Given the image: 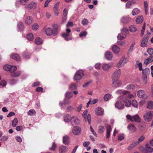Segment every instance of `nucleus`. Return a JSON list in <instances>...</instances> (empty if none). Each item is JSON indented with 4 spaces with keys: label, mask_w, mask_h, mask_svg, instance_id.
<instances>
[{
    "label": "nucleus",
    "mask_w": 153,
    "mask_h": 153,
    "mask_svg": "<svg viewBox=\"0 0 153 153\" xmlns=\"http://www.w3.org/2000/svg\"><path fill=\"white\" fill-rule=\"evenodd\" d=\"M53 29L50 27L46 28L44 27L43 29V31L48 36H50L51 35H56L58 33V25L57 24H54L53 25Z\"/></svg>",
    "instance_id": "obj_1"
},
{
    "label": "nucleus",
    "mask_w": 153,
    "mask_h": 153,
    "mask_svg": "<svg viewBox=\"0 0 153 153\" xmlns=\"http://www.w3.org/2000/svg\"><path fill=\"white\" fill-rule=\"evenodd\" d=\"M127 96L125 97L124 96H121L118 97V99L123 101L125 103V105L126 107H130L131 105V101L127 99Z\"/></svg>",
    "instance_id": "obj_2"
},
{
    "label": "nucleus",
    "mask_w": 153,
    "mask_h": 153,
    "mask_svg": "<svg viewBox=\"0 0 153 153\" xmlns=\"http://www.w3.org/2000/svg\"><path fill=\"white\" fill-rule=\"evenodd\" d=\"M116 93L117 94H122L123 95L122 96L125 95V97L127 96V97L128 98H131L134 97L133 95L130 94L128 91L126 90L123 91L121 89L118 90L116 91Z\"/></svg>",
    "instance_id": "obj_3"
},
{
    "label": "nucleus",
    "mask_w": 153,
    "mask_h": 153,
    "mask_svg": "<svg viewBox=\"0 0 153 153\" xmlns=\"http://www.w3.org/2000/svg\"><path fill=\"white\" fill-rule=\"evenodd\" d=\"M143 140V136H142L137 141L133 142L130 144V146L128 148V150H130L136 146L138 145L140 142Z\"/></svg>",
    "instance_id": "obj_4"
},
{
    "label": "nucleus",
    "mask_w": 153,
    "mask_h": 153,
    "mask_svg": "<svg viewBox=\"0 0 153 153\" xmlns=\"http://www.w3.org/2000/svg\"><path fill=\"white\" fill-rule=\"evenodd\" d=\"M84 75L83 71L79 70L77 71L75 74L74 79L75 80H79L81 79Z\"/></svg>",
    "instance_id": "obj_5"
},
{
    "label": "nucleus",
    "mask_w": 153,
    "mask_h": 153,
    "mask_svg": "<svg viewBox=\"0 0 153 153\" xmlns=\"http://www.w3.org/2000/svg\"><path fill=\"white\" fill-rule=\"evenodd\" d=\"M81 131V129L80 127L77 126H74L72 129V133L75 135L80 134Z\"/></svg>",
    "instance_id": "obj_6"
},
{
    "label": "nucleus",
    "mask_w": 153,
    "mask_h": 153,
    "mask_svg": "<svg viewBox=\"0 0 153 153\" xmlns=\"http://www.w3.org/2000/svg\"><path fill=\"white\" fill-rule=\"evenodd\" d=\"M121 73V71L120 69L114 72L112 75V80L117 79L120 77Z\"/></svg>",
    "instance_id": "obj_7"
},
{
    "label": "nucleus",
    "mask_w": 153,
    "mask_h": 153,
    "mask_svg": "<svg viewBox=\"0 0 153 153\" xmlns=\"http://www.w3.org/2000/svg\"><path fill=\"white\" fill-rule=\"evenodd\" d=\"M153 115L151 111H149L145 114L144 115V120L147 121H150Z\"/></svg>",
    "instance_id": "obj_8"
},
{
    "label": "nucleus",
    "mask_w": 153,
    "mask_h": 153,
    "mask_svg": "<svg viewBox=\"0 0 153 153\" xmlns=\"http://www.w3.org/2000/svg\"><path fill=\"white\" fill-rule=\"evenodd\" d=\"M72 125H77L79 123V120L76 117H72L70 120Z\"/></svg>",
    "instance_id": "obj_9"
},
{
    "label": "nucleus",
    "mask_w": 153,
    "mask_h": 153,
    "mask_svg": "<svg viewBox=\"0 0 153 153\" xmlns=\"http://www.w3.org/2000/svg\"><path fill=\"white\" fill-rule=\"evenodd\" d=\"M118 100L115 104V107L119 109H122L124 107V104L121 102L120 100Z\"/></svg>",
    "instance_id": "obj_10"
},
{
    "label": "nucleus",
    "mask_w": 153,
    "mask_h": 153,
    "mask_svg": "<svg viewBox=\"0 0 153 153\" xmlns=\"http://www.w3.org/2000/svg\"><path fill=\"white\" fill-rule=\"evenodd\" d=\"M153 152V149L150 146L149 144H146V148L144 149V153H152Z\"/></svg>",
    "instance_id": "obj_11"
},
{
    "label": "nucleus",
    "mask_w": 153,
    "mask_h": 153,
    "mask_svg": "<svg viewBox=\"0 0 153 153\" xmlns=\"http://www.w3.org/2000/svg\"><path fill=\"white\" fill-rule=\"evenodd\" d=\"M117 79L112 80L113 81V87H118L120 86L122 84L121 81H117Z\"/></svg>",
    "instance_id": "obj_12"
},
{
    "label": "nucleus",
    "mask_w": 153,
    "mask_h": 153,
    "mask_svg": "<svg viewBox=\"0 0 153 153\" xmlns=\"http://www.w3.org/2000/svg\"><path fill=\"white\" fill-rule=\"evenodd\" d=\"M105 56L106 59L108 60H111L113 57L112 54L109 51L106 52L105 54Z\"/></svg>",
    "instance_id": "obj_13"
},
{
    "label": "nucleus",
    "mask_w": 153,
    "mask_h": 153,
    "mask_svg": "<svg viewBox=\"0 0 153 153\" xmlns=\"http://www.w3.org/2000/svg\"><path fill=\"white\" fill-rule=\"evenodd\" d=\"M107 132L106 134V138H108L110 136V133L112 129L110 125H107L105 126Z\"/></svg>",
    "instance_id": "obj_14"
},
{
    "label": "nucleus",
    "mask_w": 153,
    "mask_h": 153,
    "mask_svg": "<svg viewBox=\"0 0 153 153\" xmlns=\"http://www.w3.org/2000/svg\"><path fill=\"white\" fill-rule=\"evenodd\" d=\"M128 128L133 133L135 132L136 131V128L134 125L133 123L128 125Z\"/></svg>",
    "instance_id": "obj_15"
},
{
    "label": "nucleus",
    "mask_w": 153,
    "mask_h": 153,
    "mask_svg": "<svg viewBox=\"0 0 153 153\" xmlns=\"http://www.w3.org/2000/svg\"><path fill=\"white\" fill-rule=\"evenodd\" d=\"M131 20V19L128 16H126L123 17L121 19L122 22L126 23L128 22Z\"/></svg>",
    "instance_id": "obj_16"
},
{
    "label": "nucleus",
    "mask_w": 153,
    "mask_h": 153,
    "mask_svg": "<svg viewBox=\"0 0 153 153\" xmlns=\"http://www.w3.org/2000/svg\"><path fill=\"white\" fill-rule=\"evenodd\" d=\"M103 112L104 110L101 108L99 107L97 108L95 111L96 114L99 116L103 115Z\"/></svg>",
    "instance_id": "obj_17"
},
{
    "label": "nucleus",
    "mask_w": 153,
    "mask_h": 153,
    "mask_svg": "<svg viewBox=\"0 0 153 153\" xmlns=\"http://www.w3.org/2000/svg\"><path fill=\"white\" fill-rule=\"evenodd\" d=\"M137 66H138V67L139 68V69L140 71H142V76H143V70L142 68V64L141 62H140L139 61H137L136 62V65L135 66L136 67Z\"/></svg>",
    "instance_id": "obj_18"
},
{
    "label": "nucleus",
    "mask_w": 153,
    "mask_h": 153,
    "mask_svg": "<svg viewBox=\"0 0 153 153\" xmlns=\"http://www.w3.org/2000/svg\"><path fill=\"white\" fill-rule=\"evenodd\" d=\"M112 66L111 64H105L102 67L103 70L105 71H108Z\"/></svg>",
    "instance_id": "obj_19"
},
{
    "label": "nucleus",
    "mask_w": 153,
    "mask_h": 153,
    "mask_svg": "<svg viewBox=\"0 0 153 153\" xmlns=\"http://www.w3.org/2000/svg\"><path fill=\"white\" fill-rule=\"evenodd\" d=\"M60 3V2H58L53 7V10L56 16H57L59 14V13L58 12V7Z\"/></svg>",
    "instance_id": "obj_20"
},
{
    "label": "nucleus",
    "mask_w": 153,
    "mask_h": 153,
    "mask_svg": "<svg viewBox=\"0 0 153 153\" xmlns=\"http://www.w3.org/2000/svg\"><path fill=\"white\" fill-rule=\"evenodd\" d=\"M68 151V148L65 146H61L59 149V153H65Z\"/></svg>",
    "instance_id": "obj_21"
},
{
    "label": "nucleus",
    "mask_w": 153,
    "mask_h": 153,
    "mask_svg": "<svg viewBox=\"0 0 153 153\" xmlns=\"http://www.w3.org/2000/svg\"><path fill=\"white\" fill-rule=\"evenodd\" d=\"M62 36L66 41H68L72 39L71 37L70 36V34L68 33H64L62 34Z\"/></svg>",
    "instance_id": "obj_22"
},
{
    "label": "nucleus",
    "mask_w": 153,
    "mask_h": 153,
    "mask_svg": "<svg viewBox=\"0 0 153 153\" xmlns=\"http://www.w3.org/2000/svg\"><path fill=\"white\" fill-rule=\"evenodd\" d=\"M152 62H153V57L152 56H150L146 59L144 62V64L147 65L148 64Z\"/></svg>",
    "instance_id": "obj_23"
},
{
    "label": "nucleus",
    "mask_w": 153,
    "mask_h": 153,
    "mask_svg": "<svg viewBox=\"0 0 153 153\" xmlns=\"http://www.w3.org/2000/svg\"><path fill=\"white\" fill-rule=\"evenodd\" d=\"M112 49L113 52L115 54L117 53L120 51V48L116 45H113Z\"/></svg>",
    "instance_id": "obj_24"
},
{
    "label": "nucleus",
    "mask_w": 153,
    "mask_h": 153,
    "mask_svg": "<svg viewBox=\"0 0 153 153\" xmlns=\"http://www.w3.org/2000/svg\"><path fill=\"white\" fill-rule=\"evenodd\" d=\"M69 138L67 135L63 137V142L65 145H68L69 143Z\"/></svg>",
    "instance_id": "obj_25"
},
{
    "label": "nucleus",
    "mask_w": 153,
    "mask_h": 153,
    "mask_svg": "<svg viewBox=\"0 0 153 153\" xmlns=\"http://www.w3.org/2000/svg\"><path fill=\"white\" fill-rule=\"evenodd\" d=\"M134 1H130L127 2L126 4V6L127 8H131L132 5L135 3Z\"/></svg>",
    "instance_id": "obj_26"
},
{
    "label": "nucleus",
    "mask_w": 153,
    "mask_h": 153,
    "mask_svg": "<svg viewBox=\"0 0 153 153\" xmlns=\"http://www.w3.org/2000/svg\"><path fill=\"white\" fill-rule=\"evenodd\" d=\"M32 17L28 16L25 19V23L27 25H30L32 23Z\"/></svg>",
    "instance_id": "obj_27"
},
{
    "label": "nucleus",
    "mask_w": 153,
    "mask_h": 153,
    "mask_svg": "<svg viewBox=\"0 0 153 153\" xmlns=\"http://www.w3.org/2000/svg\"><path fill=\"white\" fill-rule=\"evenodd\" d=\"M143 20V17L142 16H138L136 19V22L137 23H142Z\"/></svg>",
    "instance_id": "obj_28"
},
{
    "label": "nucleus",
    "mask_w": 153,
    "mask_h": 153,
    "mask_svg": "<svg viewBox=\"0 0 153 153\" xmlns=\"http://www.w3.org/2000/svg\"><path fill=\"white\" fill-rule=\"evenodd\" d=\"M133 121H134L136 122L140 123V117L137 114L133 116Z\"/></svg>",
    "instance_id": "obj_29"
},
{
    "label": "nucleus",
    "mask_w": 153,
    "mask_h": 153,
    "mask_svg": "<svg viewBox=\"0 0 153 153\" xmlns=\"http://www.w3.org/2000/svg\"><path fill=\"white\" fill-rule=\"evenodd\" d=\"M126 37V35L124 34L123 33H119L117 36V39L118 40H122L125 39Z\"/></svg>",
    "instance_id": "obj_30"
},
{
    "label": "nucleus",
    "mask_w": 153,
    "mask_h": 153,
    "mask_svg": "<svg viewBox=\"0 0 153 153\" xmlns=\"http://www.w3.org/2000/svg\"><path fill=\"white\" fill-rule=\"evenodd\" d=\"M36 7V4L33 2H31L28 5V8L29 9H35Z\"/></svg>",
    "instance_id": "obj_31"
},
{
    "label": "nucleus",
    "mask_w": 153,
    "mask_h": 153,
    "mask_svg": "<svg viewBox=\"0 0 153 153\" xmlns=\"http://www.w3.org/2000/svg\"><path fill=\"white\" fill-rule=\"evenodd\" d=\"M12 58L16 61H19L20 59L19 56L17 54L13 53L11 56Z\"/></svg>",
    "instance_id": "obj_32"
},
{
    "label": "nucleus",
    "mask_w": 153,
    "mask_h": 153,
    "mask_svg": "<svg viewBox=\"0 0 153 153\" xmlns=\"http://www.w3.org/2000/svg\"><path fill=\"white\" fill-rule=\"evenodd\" d=\"M30 54L27 51L24 52L22 54V56L25 59H29L30 58Z\"/></svg>",
    "instance_id": "obj_33"
},
{
    "label": "nucleus",
    "mask_w": 153,
    "mask_h": 153,
    "mask_svg": "<svg viewBox=\"0 0 153 153\" xmlns=\"http://www.w3.org/2000/svg\"><path fill=\"white\" fill-rule=\"evenodd\" d=\"M147 108L149 109H153V102L152 101H149L147 103Z\"/></svg>",
    "instance_id": "obj_34"
},
{
    "label": "nucleus",
    "mask_w": 153,
    "mask_h": 153,
    "mask_svg": "<svg viewBox=\"0 0 153 153\" xmlns=\"http://www.w3.org/2000/svg\"><path fill=\"white\" fill-rule=\"evenodd\" d=\"M105 130L104 127L102 126H99L98 127V131L100 134L103 133Z\"/></svg>",
    "instance_id": "obj_35"
},
{
    "label": "nucleus",
    "mask_w": 153,
    "mask_h": 153,
    "mask_svg": "<svg viewBox=\"0 0 153 153\" xmlns=\"http://www.w3.org/2000/svg\"><path fill=\"white\" fill-rule=\"evenodd\" d=\"M140 10L137 8H134L132 10V14L133 16L137 15L140 12Z\"/></svg>",
    "instance_id": "obj_36"
},
{
    "label": "nucleus",
    "mask_w": 153,
    "mask_h": 153,
    "mask_svg": "<svg viewBox=\"0 0 153 153\" xmlns=\"http://www.w3.org/2000/svg\"><path fill=\"white\" fill-rule=\"evenodd\" d=\"M111 95L110 94H105L104 97V100L105 101H107L108 100L111 98Z\"/></svg>",
    "instance_id": "obj_37"
},
{
    "label": "nucleus",
    "mask_w": 153,
    "mask_h": 153,
    "mask_svg": "<svg viewBox=\"0 0 153 153\" xmlns=\"http://www.w3.org/2000/svg\"><path fill=\"white\" fill-rule=\"evenodd\" d=\"M144 5L145 14L147 15L148 13V5L146 1H144Z\"/></svg>",
    "instance_id": "obj_38"
},
{
    "label": "nucleus",
    "mask_w": 153,
    "mask_h": 153,
    "mask_svg": "<svg viewBox=\"0 0 153 153\" xmlns=\"http://www.w3.org/2000/svg\"><path fill=\"white\" fill-rule=\"evenodd\" d=\"M150 71L149 69L148 68H146L144 69V75H145L146 78H147V76L150 74ZM145 76V75H144Z\"/></svg>",
    "instance_id": "obj_39"
},
{
    "label": "nucleus",
    "mask_w": 153,
    "mask_h": 153,
    "mask_svg": "<svg viewBox=\"0 0 153 153\" xmlns=\"http://www.w3.org/2000/svg\"><path fill=\"white\" fill-rule=\"evenodd\" d=\"M35 42L37 45H39L42 43V41L40 38L37 37L35 39Z\"/></svg>",
    "instance_id": "obj_40"
},
{
    "label": "nucleus",
    "mask_w": 153,
    "mask_h": 153,
    "mask_svg": "<svg viewBox=\"0 0 153 153\" xmlns=\"http://www.w3.org/2000/svg\"><path fill=\"white\" fill-rule=\"evenodd\" d=\"M17 26L19 30H23L24 27V25L23 24L22 22H19L18 23Z\"/></svg>",
    "instance_id": "obj_41"
},
{
    "label": "nucleus",
    "mask_w": 153,
    "mask_h": 153,
    "mask_svg": "<svg viewBox=\"0 0 153 153\" xmlns=\"http://www.w3.org/2000/svg\"><path fill=\"white\" fill-rule=\"evenodd\" d=\"M135 88V86L132 84L128 85L126 87V89L128 90H133Z\"/></svg>",
    "instance_id": "obj_42"
},
{
    "label": "nucleus",
    "mask_w": 153,
    "mask_h": 153,
    "mask_svg": "<svg viewBox=\"0 0 153 153\" xmlns=\"http://www.w3.org/2000/svg\"><path fill=\"white\" fill-rule=\"evenodd\" d=\"M137 95L139 98H143V91L142 90L138 91L137 92Z\"/></svg>",
    "instance_id": "obj_43"
},
{
    "label": "nucleus",
    "mask_w": 153,
    "mask_h": 153,
    "mask_svg": "<svg viewBox=\"0 0 153 153\" xmlns=\"http://www.w3.org/2000/svg\"><path fill=\"white\" fill-rule=\"evenodd\" d=\"M70 116L69 114H67L64 117V120L66 122H69L70 121Z\"/></svg>",
    "instance_id": "obj_44"
},
{
    "label": "nucleus",
    "mask_w": 153,
    "mask_h": 153,
    "mask_svg": "<svg viewBox=\"0 0 153 153\" xmlns=\"http://www.w3.org/2000/svg\"><path fill=\"white\" fill-rule=\"evenodd\" d=\"M73 94L72 93L69 92H67L65 94V97L68 99H70L72 97Z\"/></svg>",
    "instance_id": "obj_45"
},
{
    "label": "nucleus",
    "mask_w": 153,
    "mask_h": 153,
    "mask_svg": "<svg viewBox=\"0 0 153 153\" xmlns=\"http://www.w3.org/2000/svg\"><path fill=\"white\" fill-rule=\"evenodd\" d=\"M77 87L76 85L74 83H71L69 87V89L71 90L76 89Z\"/></svg>",
    "instance_id": "obj_46"
},
{
    "label": "nucleus",
    "mask_w": 153,
    "mask_h": 153,
    "mask_svg": "<svg viewBox=\"0 0 153 153\" xmlns=\"http://www.w3.org/2000/svg\"><path fill=\"white\" fill-rule=\"evenodd\" d=\"M18 120L17 118H15L12 122V125L13 127H15L18 124Z\"/></svg>",
    "instance_id": "obj_47"
},
{
    "label": "nucleus",
    "mask_w": 153,
    "mask_h": 153,
    "mask_svg": "<svg viewBox=\"0 0 153 153\" xmlns=\"http://www.w3.org/2000/svg\"><path fill=\"white\" fill-rule=\"evenodd\" d=\"M27 39L30 41L33 40V35L31 33H29L27 35Z\"/></svg>",
    "instance_id": "obj_48"
},
{
    "label": "nucleus",
    "mask_w": 153,
    "mask_h": 153,
    "mask_svg": "<svg viewBox=\"0 0 153 153\" xmlns=\"http://www.w3.org/2000/svg\"><path fill=\"white\" fill-rule=\"evenodd\" d=\"M129 30L130 31L134 32L136 31L137 29L134 26L131 25L129 27Z\"/></svg>",
    "instance_id": "obj_49"
},
{
    "label": "nucleus",
    "mask_w": 153,
    "mask_h": 153,
    "mask_svg": "<svg viewBox=\"0 0 153 153\" xmlns=\"http://www.w3.org/2000/svg\"><path fill=\"white\" fill-rule=\"evenodd\" d=\"M21 72L20 71H18L12 74L11 76L13 77H17L20 76Z\"/></svg>",
    "instance_id": "obj_50"
},
{
    "label": "nucleus",
    "mask_w": 153,
    "mask_h": 153,
    "mask_svg": "<svg viewBox=\"0 0 153 153\" xmlns=\"http://www.w3.org/2000/svg\"><path fill=\"white\" fill-rule=\"evenodd\" d=\"M134 43H133L130 46L129 50H128V54H129L130 53L132 52L133 51L134 46Z\"/></svg>",
    "instance_id": "obj_51"
},
{
    "label": "nucleus",
    "mask_w": 153,
    "mask_h": 153,
    "mask_svg": "<svg viewBox=\"0 0 153 153\" xmlns=\"http://www.w3.org/2000/svg\"><path fill=\"white\" fill-rule=\"evenodd\" d=\"M131 105H132L135 108H137L138 106V105L137 101L135 100H134L132 101Z\"/></svg>",
    "instance_id": "obj_52"
},
{
    "label": "nucleus",
    "mask_w": 153,
    "mask_h": 153,
    "mask_svg": "<svg viewBox=\"0 0 153 153\" xmlns=\"http://www.w3.org/2000/svg\"><path fill=\"white\" fill-rule=\"evenodd\" d=\"M11 68L10 70V72L13 73L17 69V67L16 66H10Z\"/></svg>",
    "instance_id": "obj_53"
},
{
    "label": "nucleus",
    "mask_w": 153,
    "mask_h": 153,
    "mask_svg": "<svg viewBox=\"0 0 153 153\" xmlns=\"http://www.w3.org/2000/svg\"><path fill=\"white\" fill-rule=\"evenodd\" d=\"M88 111L86 110L82 114V116L84 118L85 121V122H86L87 120V115L88 113Z\"/></svg>",
    "instance_id": "obj_54"
},
{
    "label": "nucleus",
    "mask_w": 153,
    "mask_h": 153,
    "mask_svg": "<svg viewBox=\"0 0 153 153\" xmlns=\"http://www.w3.org/2000/svg\"><path fill=\"white\" fill-rule=\"evenodd\" d=\"M56 147V145L55 142H53L51 146L49 148L50 150L51 151H54L55 150Z\"/></svg>",
    "instance_id": "obj_55"
},
{
    "label": "nucleus",
    "mask_w": 153,
    "mask_h": 153,
    "mask_svg": "<svg viewBox=\"0 0 153 153\" xmlns=\"http://www.w3.org/2000/svg\"><path fill=\"white\" fill-rule=\"evenodd\" d=\"M36 112L34 109L30 110L27 113L28 115H32L34 114H36Z\"/></svg>",
    "instance_id": "obj_56"
},
{
    "label": "nucleus",
    "mask_w": 153,
    "mask_h": 153,
    "mask_svg": "<svg viewBox=\"0 0 153 153\" xmlns=\"http://www.w3.org/2000/svg\"><path fill=\"white\" fill-rule=\"evenodd\" d=\"M10 66L11 65H5L4 66L3 68L4 70L6 71H10V70L11 68Z\"/></svg>",
    "instance_id": "obj_57"
},
{
    "label": "nucleus",
    "mask_w": 153,
    "mask_h": 153,
    "mask_svg": "<svg viewBox=\"0 0 153 153\" xmlns=\"http://www.w3.org/2000/svg\"><path fill=\"white\" fill-rule=\"evenodd\" d=\"M121 33H123L124 34H126L128 33V28L126 27H123L121 30Z\"/></svg>",
    "instance_id": "obj_58"
},
{
    "label": "nucleus",
    "mask_w": 153,
    "mask_h": 153,
    "mask_svg": "<svg viewBox=\"0 0 153 153\" xmlns=\"http://www.w3.org/2000/svg\"><path fill=\"white\" fill-rule=\"evenodd\" d=\"M17 82V80L14 79H10L9 80V82L10 84L13 85L16 84Z\"/></svg>",
    "instance_id": "obj_59"
},
{
    "label": "nucleus",
    "mask_w": 153,
    "mask_h": 153,
    "mask_svg": "<svg viewBox=\"0 0 153 153\" xmlns=\"http://www.w3.org/2000/svg\"><path fill=\"white\" fill-rule=\"evenodd\" d=\"M63 16L67 17L68 13V10L66 8H65L63 11Z\"/></svg>",
    "instance_id": "obj_60"
},
{
    "label": "nucleus",
    "mask_w": 153,
    "mask_h": 153,
    "mask_svg": "<svg viewBox=\"0 0 153 153\" xmlns=\"http://www.w3.org/2000/svg\"><path fill=\"white\" fill-rule=\"evenodd\" d=\"M88 22V20L86 19H84L82 20V24L84 25H87Z\"/></svg>",
    "instance_id": "obj_61"
},
{
    "label": "nucleus",
    "mask_w": 153,
    "mask_h": 153,
    "mask_svg": "<svg viewBox=\"0 0 153 153\" xmlns=\"http://www.w3.org/2000/svg\"><path fill=\"white\" fill-rule=\"evenodd\" d=\"M148 53L150 55L153 54V49L152 48H149L147 51Z\"/></svg>",
    "instance_id": "obj_62"
},
{
    "label": "nucleus",
    "mask_w": 153,
    "mask_h": 153,
    "mask_svg": "<svg viewBox=\"0 0 153 153\" xmlns=\"http://www.w3.org/2000/svg\"><path fill=\"white\" fill-rule=\"evenodd\" d=\"M124 138V135L123 134L118 135V140H122Z\"/></svg>",
    "instance_id": "obj_63"
},
{
    "label": "nucleus",
    "mask_w": 153,
    "mask_h": 153,
    "mask_svg": "<svg viewBox=\"0 0 153 153\" xmlns=\"http://www.w3.org/2000/svg\"><path fill=\"white\" fill-rule=\"evenodd\" d=\"M90 144V143L89 141L84 142L83 143V145L85 147H87Z\"/></svg>",
    "instance_id": "obj_64"
}]
</instances>
